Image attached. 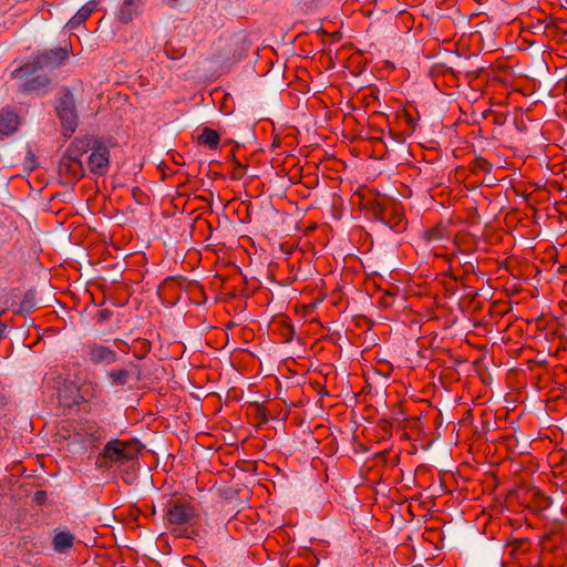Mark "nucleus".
<instances>
[{"instance_id": "1", "label": "nucleus", "mask_w": 567, "mask_h": 567, "mask_svg": "<svg viewBox=\"0 0 567 567\" xmlns=\"http://www.w3.org/2000/svg\"><path fill=\"white\" fill-rule=\"evenodd\" d=\"M68 58L65 49L45 50L31 58L29 62L16 69L11 73L12 79L22 81L20 90L24 93L45 92L50 79L45 74H35L41 70H51L61 65Z\"/></svg>"}, {"instance_id": "2", "label": "nucleus", "mask_w": 567, "mask_h": 567, "mask_svg": "<svg viewBox=\"0 0 567 567\" xmlns=\"http://www.w3.org/2000/svg\"><path fill=\"white\" fill-rule=\"evenodd\" d=\"M141 451L137 440H111L106 443L103 452L99 455L96 464L100 467L109 466V463H125L134 460Z\"/></svg>"}, {"instance_id": "3", "label": "nucleus", "mask_w": 567, "mask_h": 567, "mask_svg": "<svg viewBox=\"0 0 567 567\" xmlns=\"http://www.w3.org/2000/svg\"><path fill=\"white\" fill-rule=\"evenodd\" d=\"M56 112L63 126L64 135L71 136L78 127V114L73 95L66 91L58 102Z\"/></svg>"}, {"instance_id": "4", "label": "nucleus", "mask_w": 567, "mask_h": 567, "mask_svg": "<svg viewBox=\"0 0 567 567\" xmlns=\"http://www.w3.org/2000/svg\"><path fill=\"white\" fill-rule=\"evenodd\" d=\"M110 166V150L105 145L96 143L87 157L90 172L97 176H104Z\"/></svg>"}, {"instance_id": "5", "label": "nucleus", "mask_w": 567, "mask_h": 567, "mask_svg": "<svg viewBox=\"0 0 567 567\" xmlns=\"http://www.w3.org/2000/svg\"><path fill=\"white\" fill-rule=\"evenodd\" d=\"M196 516L195 508L189 503H175L166 512V519L173 525H184Z\"/></svg>"}, {"instance_id": "6", "label": "nucleus", "mask_w": 567, "mask_h": 567, "mask_svg": "<svg viewBox=\"0 0 567 567\" xmlns=\"http://www.w3.org/2000/svg\"><path fill=\"white\" fill-rule=\"evenodd\" d=\"M87 360L93 364L109 365L117 360V353L109 346L94 343L89 346Z\"/></svg>"}, {"instance_id": "7", "label": "nucleus", "mask_w": 567, "mask_h": 567, "mask_svg": "<svg viewBox=\"0 0 567 567\" xmlns=\"http://www.w3.org/2000/svg\"><path fill=\"white\" fill-rule=\"evenodd\" d=\"M59 173L69 181H79L84 176L83 163L79 158L63 154L59 163Z\"/></svg>"}, {"instance_id": "8", "label": "nucleus", "mask_w": 567, "mask_h": 567, "mask_svg": "<svg viewBox=\"0 0 567 567\" xmlns=\"http://www.w3.org/2000/svg\"><path fill=\"white\" fill-rule=\"evenodd\" d=\"M107 378L113 385H127L132 380L140 379V368L136 363H130L123 369L111 370L107 372Z\"/></svg>"}, {"instance_id": "9", "label": "nucleus", "mask_w": 567, "mask_h": 567, "mask_svg": "<svg viewBox=\"0 0 567 567\" xmlns=\"http://www.w3.org/2000/svg\"><path fill=\"white\" fill-rule=\"evenodd\" d=\"M75 536L68 529L55 528L52 535V547L59 554H66L74 545Z\"/></svg>"}, {"instance_id": "10", "label": "nucleus", "mask_w": 567, "mask_h": 567, "mask_svg": "<svg viewBox=\"0 0 567 567\" xmlns=\"http://www.w3.org/2000/svg\"><path fill=\"white\" fill-rule=\"evenodd\" d=\"M97 143L96 140L91 137L75 138L66 148L65 153L72 158H79L83 156V154L91 151L94 145Z\"/></svg>"}, {"instance_id": "11", "label": "nucleus", "mask_w": 567, "mask_h": 567, "mask_svg": "<svg viewBox=\"0 0 567 567\" xmlns=\"http://www.w3.org/2000/svg\"><path fill=\"white\" fill-rule=\"evenodd\" d=\"M97 7V0H91L85 3L78 12L69 20L66 28L69 30H75L79 25L84 23L89 17L94 12Z\"/></svg>"}, {"instance_id": "12", "label": "nucleus", "mask_w": 567, "mask_h": 567, "mask_svg": "<svg viewBox=\"0 0 567 567\" xmlns=\"http://www.w3.org/2000/svg\"><path fill=\"white\" fill-rule=\"evenodd\" d=\"M19 125L18 115L9 110L0 111V133L3 135H9L13 133Z\"/></svg>"}, {"instance_id": "13", "label": "nucleus", "mask_w": 567, "mask_h": 567, "mask_svg": "<svg viewBox=\"0 0 567 567\" xmlns=\"http://www.w3.org/2000/svg\"><path fill=\"white\" fill-rule=\"evenodd\" d=\"M141 7V0H124L118 12L117 18L123 23L131 22L137 14Z\"/></svg>"}, {"instance_id": "14", "label": "nucleus", "mask_w": 567, "mask_h": 567, "mask_svg": "<svg viewBox=\"0 0 567 567\" xmlns=\"http://www.w3.org/2000/svg\"><path fill=\"white\" fill-rule=\"evenodd\" d=\"M80 435L84 436V441L94 443L104 436V430L95 423H86L80 429Z\"/></svg>"}, {"instance_id": "15", "label": "nucleus", "mask_w": 567, "mask_h": 567, "mask_svg": "<svg viewBox=\"0 0 567 567\" xmlns=\"http://www.w3.org/2000/svg\"><path fill=\"white\" fill-rule=\"evenodd\" d=\"M219 134L209 127H204L200 135L198 136V143L207 146L210 150H216L219 145Z\"/></svg>"}, {"instance_id": "16", "label": "nucleus", "mask_w": 567, "mask_h": 567, "mask_svg": "<svg viewBox=\"0 0 567 567\" xmlns=\"http://www.w3.org/2000/svg\"><path fill=\"white\" fill-rule=\"evenodd\" d=\"M480 167H481L482 169H484V171H487V172H488V171H491L492 165H491V163H488L487 161H482V162L480 163Z\"/></svg>"}, {"instance_id": "17", "label": "nucleus", "mask_w": 567, "mask_h": 567, "mask_svg": "<svg viewBox=\"0 0 567 567\" xmlns=\"http://www.w3.org/2000/svg\"><path fill=\"white\" fill-rule=\"evenodd\" d=\"M426 238H427V240H434V239H436V238H437V236H436V231H435V230H431V231H429V233H427V235H426Z\"/></svg>"}, {"instance_id": "18", "label": "nucleus", "mask_w": 567, "mask_h": 567, "mask_svg": "<svg viewBox=\"0 0 567 567\" xmlns=\"http://www.w3.org/2000/svg\"><path fill=\"white\" fill-rule=\"evenodd\" d=\"M6 330V326L0 321V339L2 338Z\"/></svg>"}, {"instance_id": "19", "label": "nucleus", "mask_w": 567, "mask_h": 567, "mask_svg": "<svg viewBox=\"0 0 567 567\" xmlns=\"http://www.w3.org/2000/svg\"><path fill=\"white\" fill-rule=\"evenodd\" d=\"M35 497H37L38 501H41L44 497V493L43 492H38L35 494Z\"/></svg>"}]
</instances>
